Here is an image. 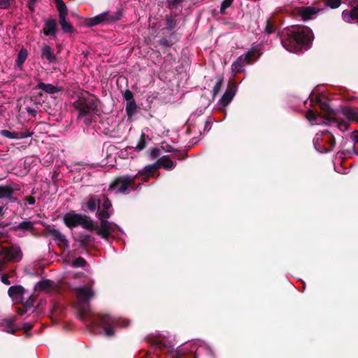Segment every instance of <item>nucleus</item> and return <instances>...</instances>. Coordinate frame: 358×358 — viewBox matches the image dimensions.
I'll list each match as a JSON object with an SVG mask.
<instances>
[{
  "label": "nucleus",
  "mask_w": 358,
  "mask_h": 358,
  "mask_svg": "<svg viewBox=\"0 0 358 358\" xmlns=\"http://www.w3.org/2000/svg\"><path fill=\"white\" fill-rule=\"evenodd\" d=\"M0 134L3 137L10 138V139H22L27 137H30L32 136L33 133L29 132V131H21V132H12L8 130H1Z\"/></svg>",
  "instance_id": "nucleus-13"
},
{
  "label": "nucleus",
  "mask_w": 358,
  "mask_h": 358,
  "mask_svg": "<svg viewBox=\"0 0 358 358\" xmlns=\"http://www.w3.org/2000/svg\"><path fill=\"white\" fill-rule=\"evenodd\" d=\"M136 176L129 175L118 177L110 185L108 191L115 192L116 194L124 193L134 182Z\"/></svg>",
  "instance_id": "nucleus-7"
},
{
  "label": "nucleus",
  "mask_w": 358,
  "mask_h": 358,
  "mask_svg": "<svg viewBox=\"0 0 358 358\" xmlns=\"http://www.w3.org/2000/svg\"><path fill=\"white\" fill-rule=\"evenodd\" d=\"M36 88L41 90L49 94H57L62 91V88L58 86H55L54 85L49 83H45L41 81H39L37 85L36 86Z\"/></svg>",
  "instance_id": "nucleus-15"
},
{
  "label": "nucleus",
  "mask_w": 358,
  "mask_h": 358,
  "mask_svg": "<svg viewBox=\"0 0 358 358\" xmlns=\"http://www.w3.org/2000/svg\"><path fill=\"white\" fill-rule=\"evenodd\" d=\"M47 284H48V282H39V287H40L41 288H43H43H45V285H46Z\"/></svg>",
  "instance_id": "nucleus-52"
},
{
  "label": "nucleus",
  "mask_w": 358,
  "mask_h": 358,
  "mask_svg": "<svg viewBox=\"0 0 358 358\" xmlns=\"http://www.w3.org/2000/svg\"><path fill=\"white\" fill-rule=\"evenodd\" d=\"M320 10V9L313 7H302L300 8L299 13L302 20L306 21L313 19Z\"/></svg>",
  "instance_id": "nucleus-14"
},
{
  "label": "nucleus",
  "mask_w": 358,
  "mask_h": 358,
  "mask_svg": "<svg viewBox=\"0 0 358 358\" xmlns=\"http://www.w3.org/2000/svg\"><path fill=\"white\" fill-rule=\"evenodd\" d=\"M335 143L334 136L328 131L317 133L313 139L315 149L321 153L331 151L335 146Z\"/></svg>",
  "instance_id": "nucleus-5"
},
{
  "label": "nucleus",
  "mask_w": 358,
  "mask_h": 358,
  "mask_svg": "<svg viewBox=\"0 0 358 358\" xmlns=\"http://www.w3.org/2000/svg\"><path fill=\"white\" fill-rule=\"evenodd\" d=\"M121 17V13L120 11L110 13L103 12L94 17L88 20L87 24L89 27L97 25L99 24H109L117 21Z\"/></svg>",
  "instance_id": "nucleus-8"
},
{
  "label": "nucleus",
  "mask_w": 358,
  "mask_h": 358,
  "mask_svg": "<svg viewBox=\"0 0 358 358\" xmlns=\"http://www.w3.org/2000/svg\"><path fill=\"white\" fill-rule=\"evenodd\" d=\"M232 1H234V0H231Z\"/></svg>",
  "instance_id": "nucleus-59"
},
{
  "label": "nucleus",
  "mask_w": 358,
  "mask_h": 358,
  "mask_svg": "<svg viewBox=\"0 0 358 358\" xmlns=\"http://www.w3.org/2000/svg\"><path fill=\"white\" fill-rule=\"evenodd\" d=\"M154 346L155 348L160 349V350H165L167 349V351L169 352L173 351V347L170 343H165L164 341L161 340H156L154 342Z\"/></svg>",
  "instance_id": "nucleus-29"
},
{
  "label": "nucleus",
  "mask_w": 358,
  "mask_h": 358,
  "mask_svg": "<svg viewBox=\"0 0 358 358\" xmlns=\"http://www.w3.org/2000/svg\"><path fill=\"white\" fill-rule=\"evenodd\" d=\"M31 2L34 3V2H36L37 0H31Z\"/></svg>",
  "instance_id": "nucleus-57"
},
{
  "label": "nucleus",
  "mask_w": 358,
  "mask_h": 358,
  "mask_svg": "<svg viewBox=\"0 0 358 358\" xmlns=\"http://www.w3.org/2000/svg\"><path fill=\"white\" fill-rule=\"evenodd\" d=\"M32 327H33V325L31 323L27 322V323L23 324V328L26 331H29V330L31 329Z\"/></svg>",
  "instance_id": "nucleus-49"
},
{
  "label": "nucleus",
  "mask_w": 358,
  "mask_h": 358,
  "mask_svg": "<svg viewBox=\"0 0 358 358\" xmlns=\"http://www.w3.org/2000/svg\"><path fill=\"white\" fill-rule=\"evenodd\" d=\"M97 324L103 329L106 336H112L115 334L113 328L127 327L129 324V321L113 317L109 315H102Z\"/></svg>",
  "instance_id": "nucleus-3"
},
{
  "label": "nucleus",
  "mask_w": 358,
  "mask_h": 358,
  "mask_svg": "<svg viewBox=\"0 0 358 358\" xmlns=\"http://www.w3.org/2000/svg\"><path fill=\"white\" fill-rule=\"evenodd\" d=\"M24 292V289L20 285L11 286L9 287L8 294L13 300L18 301L22 299Z\"/></svg>",
  "instance_id": "nucleus-16"
},
{
  "label": "nucleus",
  "mask_w": 358,
  "mask_h": 358,
  "mask_svg": "<svg viewBox=\"0 0 358 358\" xmlns=\"http://www.w3.org/2000/svg\"><path fill=\"white\" fill-rule=\"evenodd\" d=\"M222 83L223 78L222 77L219 78L217 83L215 84L213 89V93L214 96H216L220 92Z\"/></svg>",
  "instance_id": "nucleus-33"
},
{
  "label": "nucleus",
  "mask_w": 358,
  "mask_h": 358,
  "mask_svg": "<svg viewBox=\"0 0 358 358\" xmlns=\"http://www.w3.org/2000/svg\"><path fill=\"white\" fill-rule=\"evenodd\" d=\"M26 310L24 309V308H18L17 309V313L20 315H23L25 313H26Z\"/></svg>",
  "instance_id": "nucleus-50"
},
{
  "label": "nucleus",
  "mask_w": 358,
  "mask_h": 358,
  "mask_svg": "<svg viewBox=\"0 0 358 358\" xmlns=\"http://www.w3.org/2000/svg\"><path fill=\"white\" fill-rule=\"evenodd\" d=\"M325 2L331 8H336L341 5V0H325Z\"/></svg>",
  "instance_id": "nucleus-38"
},
{
  "label": "nucleus",
  "mask_w": 358,
  "mask_h": 358,
  "mask_svg": "<svg viewBox=\"0 0 358 358\" xmlns=\"http://www.w3.org/2000/svg\"><path fill=\"white\" fill-rule=\"evenodd\" d=\"M349 4L352 7V9L355 14H356V17H358V1H349Z\"/></svg>",
  "instance_id": "nucleus-40"
},
{
  "label": "nucleus",
  "mask_w": 358,
  "mask_h": 358,
  "mask_svg": "<svg viewBox=\"0 0 358 358\" xmlns=\"http://www.w3.org/2000/svg\"><path fill=\"white\" fill-rule=\"evenodd\" d=\"M124 98L127 101L134 100L133 93L129 90L124 91Z\"/></svg>",
  "instance_id": "nucleus-41"
},
{
  "label": "nucleus",
  "mask_w": 358,
  "mask_h": 358,
  "mask_svg": "<svg viewBox=\"0 0 358 358\" xmlns=\"http://www.w3.org/2000/svg\"><path fill=\"white\" fill-rule=\"evenodd\" d=\"M176 358H179V357H176Z\"/></svg>",
  "instance_id": "nucleus-60"
},
{
  "label": "nucleus",
  "mask_w": 358,
  "mask_h": 358,
  "mask_svg": "<svg viewBox=\"0 0 358 358\" xmlns=\"http://www.w3.org/2000/svg\"><path fill=\"white\" fill-rule=\"evenodd\" d=\"M59 24L62 30L66 33H71L73 31V26L66 20V16L59 17Z\"/></svg>",
  "instance_id": "nucleus-25"
},
{
  "label": "nucleus",
  "mask_w": 358,
  "mask_h": 358,
  "mask_svg": "<svg viewBox=\"0 0 358 358\" xmlns=\"http://www.w3.org/2000/svg\"><path fill=\"white\" fill-rule=\"evenodd\" d=\"M10 0H0V8L5 9L10 6Z\"/></svg>",
  "instance_id": "nucleus-44"
},
{
  "label": "nucleus",
  "mask_w": 358,
  "mask_h": 358,
  "mask_svg": "<svg viewBox=\"0 0 358 358\" xmlns=\"http://www.w3.org/2000/svg\"><path fill=\"white\" fill-rule=\"evenodd\" d=\"M85 206L90 212L97 210L96 215L101 222L100 227L96 231L99 236L108 241L116 231L120 229L116 224L107 220L112 215L113 209L110 201L105 195H102L101 197L90 195L86 199Z\"/></svg>",
  "instance_id": "nucleus-1"
},
{
  "label": "nucleus",
  "mask_w": 358,
  "mask_h": 358,
  "mask_svg": "<svg viewBox=\"0 0 358 358\" xmlns=\"http://www.w3.org/2000/svg\"><path fill=\"white\" fill-rule=\"evenodd\" d=\"M15 188L12 185H0V199H10L13 195Z\"/></svg>",
  "instance_id": "nucleus-18"
},
{
  "label": "nucleus",
  "mask_w": 358,
  "mask_h": 358,
  "mask_svg": "<svg viewBox=\"0 0 358 358\" xmlns=\"http://www.w3.org/2000/svg\"><path fill=\"white\" fill-rule=\"evenodd\" d=\"M317 102L319 103V104H320V101L319 99H317Z\"/></svg>",
  "instance_id": "nucleus-58"
},
{
  "label": "nucleus",
  "mask_w": 358,
  "mask_h": 358,
  "mask_svg": "<svg viewBox=\"0 0 358 358\" xmlns=\"http://www.w3.org/2000/svg\"><path fill=\"white\" fill-rule=\"evenodd\" d=\"M306 118L310 121V122H315V124H320L318 122H316L317 117V115L312 110H309L307 113H306Z\"/></svg>",
  "instance_id": "nucleus-35"
},
{
  "label": "nucleus",
  "mask_w": 358,
  "mask_h": 358,
  "mask_svg": "<svg viewBox=\"0 0 358 358\" xmlns=\"http://www.w3.org/2000/svg\"><path fill=\"white\" fill-rule=\"evenodd\" d=\"M150 155L152 158H155L159 155V150L157 148H154L150 152Z\"/></svg>",
  "instance_id": "nucleus-46"
},
{
  "label": "nucleus",
  "mask_w": 358,
  "mask_h": 358,
  "mask_svg": "<svg viewBox=\"0 0 358 358\" xmlns=\"http://www.w3.org/2000/svg\"><path fill=\"white\" fill-rule=\"evenodd\" d=\"M56 7L59 12V17L67 16L68 10H67V7L64 3L57 5Z\"/></svg>",
  "instance_id": "nucleus-31"
},
{
  "label": "nucleus",
  "mask_w": 358,
  "mask_h": 358,
  "mask_svg": "<svg viewBox=\"0 0 358 358\" xmlns=\"http://www.w3.org/2000/svg\"><path fill=\"white\" fill-rule=\"evenodd\" d=\"M42 57L45 58L49 63H53L57 59L52 49L47 45L42 48Z\"/></svg>",
  "instance_id": "nucleus-22"
},
{
  "label": "nucleus",
  "mask_w": 358,
  "mask_h": 358,
  "mask_svg": "<svg viewBox=\"0 0 358 358\" xmlns=\"http://www.w3.org/2000/svg\"><path fill=\"white\" fill-rule=\"evenodd\" d=\"M343 115L350 121L358 122V109L356 108H344L342 110Z\"/></svg>",
  "instance_id": "nucleus-20"
},
{
  "label": "nucleus",
  "mask_w": 358,
  "mask_h": 358,
  "mask_svg": "<svg viewBox=\"0 0 358 358\" xmlns=\"http://www.w3.org/2000/svg\"><path fill=\"white\" fill-rule=\"evenodd\" d=\"M47 234L51 236L53 240L57 243V245L60 247H68L69 242L66 239L65 235L62 234L59 230L54 228H48L47 229Z\"/></svg>",
  "instance_id": "nucleus-12"
},
{
  "label": "nucleus",
  "mask_w": 358,
  "mask_h": 358,
  "mask_svg": "<svg viewBox=\"0 0 358 358\" xmlns=\"http://www.w3.org/2000/svg\"><path fill=\"white\" fill-rule=\"evenodd\" d=\"M234 94V92L231 88L228 89L221 98L220 101V104L223 106H227L233 99Z\"/></svg>",
  "instance_id": "nucleus-23"
},
{
  "label": "nucleus",
  "mask_w": 358,
  "mask_h": 358,
  "mask_svg": "<svg viewBox=\"0 0 358 358\" xmlns=\"http://www.w3.org/2000/svg\"><path fill=\"white\" fill-rule=\"evenodd\" d=\"M3 207L0 206V216L3 215Z\"/></svg>",
  "instance_id": "nucleus-55"
},
{
  "label": "nucleus",
  "mask_w": 358,
  "mask_h": 358,
  "mask_svg": "<svg viewBox=\"0 0 358 358\" xmlns=\"http://www.w3.org/2000/svg\"><path fill=\"white\" fill-rule=\"evenodd\" d=\"M0 256L8 261L19 262L22 259V253L18 246L0 247Z\"/></svg>",
  "instance_id": "nucleus-10"
},
{
  "label": "nucleus",
  "mask_w": 358,
  "mask_h": 358,
  "mask_svg": "<svg viewBox=\"0 0 358 358\" xmlns=\"http://www.w3.org/2000/svg\"><path fill=\"white\" fill-rule=\"evenodd\" d=\"M330 124H331L332 122H336L335 120L334 119H327V120Z\"/></svg>",
  "instance_id": "nucleus-54"
},
{
  "label": "nucleus",
  "mask_w": 358,
  "mask_h": 358,
  "mask_svg": "<svg viewBox=\"0 0 358 358\" xmlns=\"http://www.w3.org/2000/svg\"><path fill=\"white\" fill-rule=\"evenodd\" d=\"M25 200L29 205H34L35 203V199L32 196L26 197Z\"/></svg>",
  "instance_id": "nucleus-48"
},
{
  "label": "nucleus",
  "mask_w": 358,
  "mask_h": 358,
  "mask_svg": "<svg viewBox=\"0 0 358 358\" xmlns=\"http://www.w3.org/2000/svg\"><path fill=\"white\" fill-rule=\"evenodd\" d=\"M342 17L346 22H351L353 20L356 19V14L353 12L352 9L350 10H343L342 13Z\"/></svg>",
  "instance_id": "nucleus-30"
},
{
  "label": "nucleus",
  "mask_w": 358,
  "mask_h": 358,
  "mask_svg": "<svg viewBox=\"0 0 358 358\" xmlns=\"http://www.w3.org/2000/svg\"><path fill=\"white\" fill-rule=\"evenodd\" d=\"M79 309L83 313L90 310L89 302L94 297V292L90 286H80L75 289Z\"/></svg>",
  "instance_id": "nucleus-6"
},
{
  "label": "nucleus",
  "mask_w": 358,
  "mask_h": 358,
  "mask_svg": "<svg viewBox=\"0 0 358 358\" xmlns=\"http://www.w3.org/2000/svg\"><path fill=\"white\" fill-rule=\"evenodd\" d=\"M56 6L64 3L63 0H54Z\"/></svg>",
  "instance_id": "nucleus-53"
},
{
  "label": "nucleus",
  "mask_w": 358,
  "mask_h": 358,
  "mask_svg": "<svg viewBox=\"0 0 358 358\" xmlns=\"http://www.w3.org/2000/svg\"><path fill=\"white\" fill-rule=\"evenodd\" d=\"M18 227L24 230H29L32 229L33 224L31 222L24 221L19 224Z\"/></svg>",
  "instance_id": "nucleus-37"
},
{
  "label": "nucleus",
  "mask_w": 358,
  "mask_h": 358,
  "mask_svg": "<svg viewBox=\"0 0 358 358\" xmlns=\"http://www.w3.org/2000/svg\"><path fill=\"white\" fill-rule=\"evenodd\" d=\"M312 30L307 27H296L287 32V38L281 41L282 46L290 52H299L313 40Z\"/></svg>",
  "instance_id": "nucleus-2"
},
{
  "label": "nucleus",
  "mask_w": 358,
  "mask_h": 358,
  "mask_svg": "<svg viewBox=\"0 0 358 358\" xmlns=\"http://www.w3.org/2000/svg\"><path fill=\"white\" fill-rule=\"evenodd\" d=\"M166 25L169 29H172L174 27V20L172 17H169L166 18Z\"/></svg>",
  "instance_id": "nucleus-43"
},
{
  "label": "nucleus",
  "mask_w": 358,
  "mask_h": 358,
  "mask_svg": "<svg viewBox=\"0 0 358 358\" xmlns=\"http://www.w3.org/2000/svg\"><path fill=\"white\" fill-rule=\"evenodd\" d=\"M85 264V260L83 257H79L73 262L72 265L74 267H83Z\"/></svg>",
  "instance_id": "nucleus-36"
},
{
  "label": "nucleus",
  "mask_w": 358,
  "mask_h": 358,
  "mask_svg": "<svg viewBox=\"0 0 358 358\" xmlns=\"http://www.w3.org/2000/svg\"><path fill=\"white\" fill-rule=\"evenodd\" d=\"M147 140H149L148 136H146L144 134H142L141 136V138H140V141H139L138 143L137 144V145L135 148H134V147H129L127 149H129V150L136 149L138 151H141V150H143L145 148Z\"/></svg>",
  "instance_id": "nucleus-28"
},
{
  "label": "nucleus",
  "mask_w": 358,
  "mask_h": 358,
  "mask_svg": "<svg viewBox=\"0 0 358 358\" xmlns=\"http://www.w3.org/2000/svg\"><path fill=\"white\" fill-rule=\"evenodd\" d=\"M156 164L159 166V169L163 167L167 170H171L176 166L175 163L168 156L162 157Z\"/></svg>",
  "instance_id": "nucleus-21"
},
{
  "label": "nucleus",
  "mask_w": 358,
  "mask_h": 358,
  "mask_svg": "<svg viewBox=\"0 0 358 358\" xmlns=\"http://www.w3.org/2000/svg\"><path fill=\"white\" fill-rule=\"evenodd\" d=\"M232 3L233 1L231 0H223L220 7V13H224L225 10L229 8Z\"/></svg>",
  "instance_id": "nucleus-39"
},
{
  "label": "nucleus",
  "mask_w": 358,
  "mask_h": 358,
  "mask_svg": "<svg viewBox=\"0 0 358 358\" xmlns=\"http://www.w3.org/2000/svg\"><path fill=\"white\" fill-rule=\"evenodd\" d=\"M259 49L252 48L246 53L241 55L231 65V71L234 74L240 73L243 71V68L250 64L253 58L258 53Z\"/></svg>",
  "instance_id": "nucleus-9"
},
{
  "label": "nucleus",
  "mask_w": 358,
  "mask_h": 358,
  "mask_svg": "<svg viewBox=\"0 0 358 358\" xmlns=\"http://www.w3.org/2000/svg\"><path fill=\"white\" fill-rule=\"evenodd\" d=\"M83 219H81L80 223L79 225H80L83 228L86 229L87 230H94V225L92 222V221L86 215H83Z\"/></svg>",
  "instance_id": "nucleus-27"
},
{
  "label": "nucleus",
  "mask_w": 358,
  "mask_h": 358,
  "mask_svg": "<svg viewBox=\"0 0 358 358\" xmlns=\"http://www.w3.org/2000/svg\"><path fill=\"white\" fill-rule=\"evenodd\" d=\"M157 169H159V166L155 163L150 165H148L143 169L139 171L138 175L142 178H146L152 176Z\"/></svg>",
  "instance_id": "nucleus-19"
},
{
  "label": "nucleus",
  "mask_w": 358,
  "mask_h": 358,
  "mask_svg": "<svg viewBox=\"0 0 358 358\" xmlns=\"http://www.w3.org/2000/svg\"><path fill=\"white\" fill-rule=\"evenodd\" d=\"M28 56V52L26 49L22 48L17 55V58L15 61V65L19 68L22 69L23 63L25 62Z\"/></svg>",
  "instance_id": "nucleus-24"
},
{
  "label": "nucleus",
  "mask_w": 358,
  "mask_h": 358,
  "mask_svg": "<svg viewBox=\"0 0 358 358\" xmlns=\"http://www.w3.org/2000/svg\"><path fill=\"white\" fill-rule=\"evenodd\" d=\"M2 270V264H0V271Z\"/></svg>",
  "instance_id": "nucleus-56"
},
{
  "label": "nucleus",
  "mask_w": 358,
  "mask_h": 358,
  "mask_svg": "<svg viewBox=\"0 0 358 358\" xmlns=\"http://www.w3.org/2000/svg\"><path fill=\"white\" fill-rule=\"evenodd\" d=\"M90 236H89V235H86V236H83V240H82V241H83V242H88V241H90Z\"/></svg>",
  "instance_id": "nucleus-51"
},
{
  "label": "nucleus",
  "mask_w": 358,
  "mask_h": 358,
  "mask_svg": "<svg viewBox=\"0 0 358 358\" xmlns=\"http://www.w3.org/2000/svg\"><path fill=\"white\" fill-rule=\"evenodd\" d=\"M81 219H83V215L76 213L74 211L69 212L63 216L64 224L71 229L78 226Z\"/></svg>",
  "instance_id": "nucleus-11"
},
{
  "label": "nucleus",
  "mask_w": 358,
  "mask_h": 358,
  "mask_svg": "<svg viewBox=\"0 0 358 358\" xmlns=\"http://www.w3.org/2000/svg\"><path fill=\"white\" fill-rule=\"evenodd\" d=\"M275 27L273 22L269 19L267 20L265 31L267 34H271V33H273L275 31Z\"/></svg>",
  "instance_id": "nucleus-34"
},
{
  "label": "nucleus",
  "mask_w": 358,
  "mask_h": 358,
  "mask_svg": "<svg viewBox=\"0 0 358 358\" xmlns=\"http://www.w3.org/2000/svg\"><path fill=\"white\" fill-rule=\"evenodd\" d=\"M2 325L4 326L3 331L9 334H15L16 329L14 327V321L11 319L4 320Z\"/></svg>",
  "instance_id": "nucleus-26"
},
{
  "label": "nucleus",
  "mask_w": 358,
  "mask_h": 358,
  "mask_svg": "<svg viewBox=\"0 0 358 358\" xmlns=\"http://www.w3.org/2000/svg\"><path fill=\"white\" fill-rule=\"evenodd\" d=\"M136 105L135 100L127 101L126 110L129 115H131L136 110Z\"/></svg>",
  "instance_id": "nucleus-32"
},
{
  "label": "nucleus",
  "mask_w": 358,
  "mask_h": 358,
  "mask_svg": "<svg viewBox=\"0 0 358 358\" xmlns=\"http://www.w3.org/2000/svg\"><path fill=\"white\" fill-rule=\"evenodd\" d=\"M1 281L5 285H10V282L8 280V277L7 275H3L1 276Z\"/></svg>",
  "instance_id": "nucleus-47"
},
{
  "label": "nucleus",
  "mask_w": 358,
  "mask_h": 358,
  "mask_svg": "<svg viewBox=\"0 0 358 358\" xmlns=\"http://www.w3.org/2000/svg\"><path fill=\"white\" fill-rule=\"evenodd\" d=\"M350 138L355 143H358V131H355L351 133Z\"/></svg>",
  "instance_id": "nucleus-45"
},
{
  "label": "nucleus",
  "mask_w": 358,
  "mask_h": 358,
  "mask_svg": "<svg viewBox=\"0 0 358 358\" xmlns=\"http://www.w3.org/2000/svg\"><path fill=\"white\" fill-rule=\"evenodd\" d=\"M97 107V101L94 96L88 95L83 96L77 101L76 108L79 111V117H85L86 120H90L92 113Z\"/></svg>",
  "instance_id": "nucleus-4"
},
{
  "label": "nucleus",
  "mask_w": 358,
  "mask_h": 358,
  "mask_svg": "<svg viewBox=\"0 0 358 358\" xmlns=\"http://www.w3.org/2000/svg\"><path fill=\"white\" fill-rule=\"evenodd\" d=\"M57 30V24L54 19H48L45 21L43 27V34L45 36H53L56 34Z\"/></svg>",
  "instance_id": "nucleus-17"
},
{
  "label": "nucleus",
  "mask_w": 358,
  "mask_h": 358,
  "mask_svg": "<svg viewBox=\"0 0 358 358\" xmlns=\"http://www.w3.org/2000/svg\"><path fill=\"white\" fill-rule=\"evenodd\" d=\"M337 126L340 130L344 131L348 129V124L344 121L337 122Z\"/></svg>",
  "instance_id": "nucleus-42"
}]
</instances>
